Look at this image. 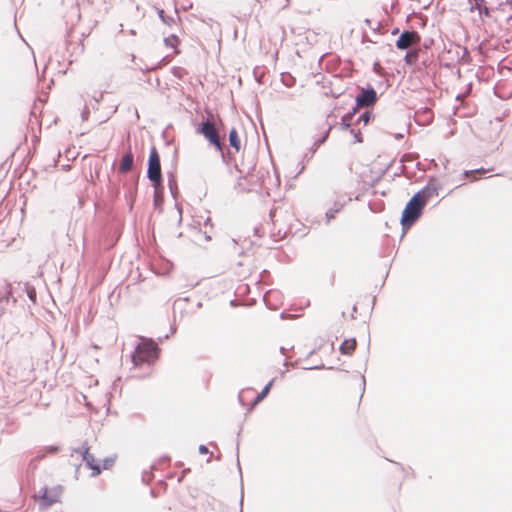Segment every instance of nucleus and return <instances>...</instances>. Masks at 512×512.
Wrapping results in <instances>:
<instances>
[{
    "mask_svg": "<svg viewBox=\"0 0 512 512\" xmlns=\"http://www.w3.org/2000/svg\"><path fill=\"white\" fill-rule=\"evenodd\" d=\"M208 118H203V120L197 125L195 128V132L199 135H202L210 145L215 147L217 151L221 153V157L223 162L228 163V154L229 152H224V142L219 136V129L223 126V122L219 116H217V120L213 121L210 117H213V114L210 111H207Z\"/></svg>",
    "mask_w": 512,
    "mask_h": 512,
    "instance_id": "obj_1",
    "label": "nucleus"
},
{
    "mask_svg": "<svg viewBox=\"0 0 512 512\" xmlns=\"http://www.w3.org/2000/svg\"><path fill=\"white\" fill-rule=\"evenodd\" d=\"M161 349L153 338L140 337V342L136 345L131 355L134 367L142 364H153L160 356Z\"/></svg>",
    "mask_w": 512,
    "mask_h": 512,
    "instance_id": "obj_2",
    "label": "nucleus"
},
{
    "mask_svg": "<svg viewBox=\"0 0 512 512\" xmlns=\"http://www.w3.org/2000/svg\"><path fill=\"white\" fill-rule=\"evenodd\" d=\"M425 206L418 200V196H412L406 203L400 219L402 227V236L419 220L423 214Z\"/></svg>",
    "mask_w": 512,
    "mask_h": 512,
    "instance_id": "obj_3",
    "label": "nucleus"
},
{
    "mask_svg": "<svg viewBox=\"0 0 512 512\" xmlns=\"http://www.w3.org/2000/svg\"><path fill=\"white\" fill-rule=\"evenodd\" d=\"M146 176L155 189L163 186L160 155L155 146H152L149 152Z\"/></svg>",
    "mask_w": 512,
    "mask_h": 512,
    "instance_id": "obj_4",
    "label": "nucleus"
},
{
    "mask_svg": "<svg viewBox=\"0 0 512 512\" xmlns=\"http://www.w3.org/2000/svg\"><path fill=\"white\" fill-rule=\"evenodd\" d=\"M89 450L90 447L88 446L87 442H84L80 447L71 449V456L74 454H79L82 457V461L85 463L86 467L92 470L91 477H96L101 474L102 467L96 461L95 457L90 454Z\"/></svg>",
    "mask_w": 512,
    "mask_h": 512,
    "instance_id": "obj_5",
    "label": "nucleus"
},
{
    "mask_svg": "<svg viewBox=\"0 0 512 512\" xmlns=\"http://www.w3.org/2000/svg\"><path fill=\"white\" fill-rule=\"evenodd\" d=\"M358 94L355 96V106L360 109L362 107H372L378 100L376 90L371 84L365 87H358Z\"/></svg>",
    "mask_w": 512,
    "mask_h": 512,
    "instance_id": "obj_6",
    "label": "nucleus"
},
{
    "mask_svg": "<svg viewBox=\"0 0 512 512\" xmlns=\"http://www.w3.org/2000/svg\"><path fill=\"white\" fill-rule=\"evenodd\" d=\"M441 188L442 185L437 181L436 177L431 176L429 177L428 183L413 195L418 196V200L423 202V205L426 206L430 198L438 196Z\"/></svg>",
    "mask_w": 512,
    "mask_h": 512,
    "instance_id": "obj_7",
    "label": "nucleus"
},
{
    "mask_svg": "<svg viewBox=\"0 0 512 512\" xmlns=\"http://www.w3.org/2000/svg\"><path fill=\"white\" fill-rule=\"evenodd\" d=\"M420 34L413 29L403 30L395 42L398 50H407L411 45H418L420 43Z\"/></svg>",
    "mask_w": 512,
    "mask_h": 512,
    "instance_id": "obj_8",
    "label": "nucleus"
},
{
    "mask_svg": "<svg viewBox=\"0 0 512 512\" xmlns=\"http://www.w3.org/2000/svg\"><path fill=\"white\" fill-rule=\"evenodd\" d=\"M61 492V486L53 487L49 489L48 487H42L39 491V498L41 504L44 506H51L52 504L59 501Z\"/></svg>",
    "mask_w": 512,
    "mask_h": 512,
    "instance_id": "obj_9",
    "label": "nucleus"
},
{
    "mask_svg": "<svg viewBox=\"0 0 512 512\" xmlns=\"http://www.w3.org/2000/svg\"><path fill=\"white\" fill-rule=\"evenodd\" d=\"M123 187L125 189L124 197L129 204V208L132 209L138 190V176H133L131 180L126 181Z\"/></svg>",
    "mask_w": 512,
    "mask_h": 512,
    "instance_id": "obj_10",
    "label": "nucleus"
},
{
    "mask_svg": "<svg viewBox=\"0 0 512 512\" xmlns=\"http://www.w3.org/2000/svg\"><path fill=\"white\" fill-rule=\"evenodd\" d=\"M134 164V155L131 151V147H129L128 151L122 156L118 172L121 174L127 173Z\"/></svg>",
    "mask_w": 512,
    "mask_h": 512,
    "instance_id": "obj_11",
    "label": "nucleus"
},
{
    "mask_svg": "<svg viewBox=\"0 0 512 512\" xmlns=\"http://www.w3.org/2000/svg\"><path fill=\"white\" fill-rule=\"evenodd\" d=\"M274 383V379H271L263 388L262 390L256 395V397L253 399V401L250 404V407L248 408V411H251L254 409L256 405H258L260 402H262L267 395L269 394L272 386Z\"/></svg>",
    "mask_w": 512,
    "mask_h": 512,
    "instance_id": "obj_12",
    "label": "nucleus"
},
{
    "mask_svg": "<svg viewBox=\"0 0 512 512\" xmlns=\"http://www.w3.org/2000/svg\"><path fill=\"white\" fill-rule=\"evenodd\" d=\"M432 119V112L426 107L422 110L416 111L414 114V120L418 124H428L432 121Z\"/></svg>",
    "mask_w": 512,
    "mask_h": 512,
    "instance_id": "obj_13",
    "label": "nucleus"
},
{
    "mask_svg": "<svg viewBox=\"0 0 512 512\" xmlns=\"http://www.w3.org/2000/svg\"><path fill=\"white\" fill-rule=\"evenodd\" d=\"M358 111L359 109L356 106H354L351 111L343 115L339 123V128L341 130H348L350 127H352L353 117L356 115Z\"/></svg>",
    "mask_w": 512,
    "mask_h": 512,
    "instance_id": "obj_14",
    "label": "nucleus"
},
{
    "mask_svg": "<svg viewBox=\"0 0 512 512\" xmlns=\"http://www.w3.org/2000/svg\"><path fill=\"white\" fill-rule=\"evenodd\" d=\"M333 127H334V124H329V126L324 131L322 136L319 137L317 140H315V142L313 143V145L310 148L311 155H314L315 152L319 149V147L321 145H323L328 140L329 135H330L331 130L333 129Z\"/></svg>",
    "mask_w": 512,
    "mask_h": 512,
    "instance_id": "obj_15",
    "label": "nucleus"
},
{
    "mask_svg": "<svg viewBox=\"0 0 512 512\" xmlns=\"http://www.w3.org/2000/svg\"><path fill=\"white\" fill-rule=\"evenodd\" d=\"M355 348H356V339L351 338V339L344 340L340 344L339 350H340L341 354H343V355H352Z\"/></svg>",
    "mask_w": 512,
    "mask_h": 512,
    "instance_id": "obj_16",
    "label": "nucleus"
},
{
    "mask_svg": "<svg viewBox=\"0 0 512 512\" xmlns=\"http://www.w3.org/2000/svg\"><path fill=\"white\" fill-rule=\"evenodd\" d=\"M228 140H229L230 147L235 149L236 152H239L240 148H241V141H240V138H239L236 128L233 127L229 131Z\"/></svg>",
    "mask_w": 512,
    "mask_h": 512,
    "instance_id": "obj_17",
    "label": "nucleus"
},
{
    "mask_svg": "<svg viewBox=\"0 0 512 512\" xmlns=\"http://www.w3.org/2000/svg\"><path fill=\"white\" fill-rule=\"evenodd\" d=\"M343 210L342 207H339L335 202L333 201L332 207H329L325 212V224L329 225L332 220L335 219L336 215L340 213Z\"/></svg>",
    "mask_w": 512,
    "mask_h": 512,
    "instance_id": "obj_18",
    "label": "nucleus"
},
{
    "mask_svg": "<svg viewBox=\"0 0 512 512\" xmlns=\"http://www.w3.org/2000/svg\"><path fill=\"white\" fill-rule=\"evenodd\" d=\"M10 300L12 303L17 302V299L13 295L11 284L7 283L5 284V291L0 295V305L4 302L9 303Z\"/></svg>",
    "mask_w": 512,
    "mask_h": 512,
    "instance_id": "obj_19",
    "label": "nucleus"
},
{
    "mask_svg": "<svg viewBox=\"0 0 512 512\" xmlns=\"http://www.w3.org/2000/svg\"><path fill=\"white\" fill-rule=\"evenodd\" d=\"M59 445H49L45 446L39 451V454L37 455V459L41 460L44 459L47 455H54L60 451Z\"/></svg>",
    "mask_w": 512,
    "mask_h": 512,
    "instance_id": "obj_20",
    "label": "nucleus"
},
{
    "mask_svg": "<svg viewBox=\"0 0 512 512\" xmlns=\"http://www.w3.org/2000/svg\"><path fill=\"white\" fill-rule=\"evenodd\" d=\"M457 51L461 52L458 56V63L467 64L471 61L469 50L466 47L457 44Z\"/></svg>",
    "mask_w": 512,
    "mask_h": 512,
    "instance_id": "obj_21",
    "label": "nucleus"
},
{
    "mask_svg": "<svg viewBox=\"0 0 512 512\" xmlns=\"http://www.w3.org/2000/svg\"><path fill=\"white\" fill-rule=\"evenodd\" d=\"M419 52L418 50H406V54L404 56V62L407 65H414L418 61Z\"/></svg>",
    "mask_w": 512,
    "mask_h": 512,
    "instance_id": "obj_22",
    "label": "nucleus"
},
{
    "mask_svg": "<svg viewBox=\"0 0 512 512\" xmlns=\"http://www.w3.org/2000/svg\"><path fill=\"white\" fill-rule=\"evenodd\" d=\"M352 198L343 193H336L333 201L339 207L344 208L349 202H351Z\"/></svg>",
    "mask_w": 512,
    "mask_h": 512,
    "instance_id": "obj_23",
    "label": "nucleus"
},
{
    "mask_svg": "<svg viewBox=\"0 0 512 512\" xmlns=\"http://www.w3.org/2000/svg\"><path fill=\"white\" fill-rule=\"evenodd\" d=\"M157 14L161 21L167 26H172L173 24H175L174 17L167 15L163 9L157 8Z\"/></svg>",
    "mask_w": 512,
    "mask_h": 512,
    "instance_id": "obj_24",
    "label": "nucleus"
},
{
    "mask_svg": "<svg viewBox=\"0 0 512 512\" xmlns=\"http://www.w3.org/2000/svg\"><path fill=\"white\" fill-rule=\"evenodd\" d=\"M374 118V114L372 111L366 110L363 112L357 119L356 124L363 122L364 125L369 124V122Z\"/></svg>",
    "mask_w": 512,
    "mask_h": 512,
    "instance_id": "obj_25",
    "label": "nucleus"
},
{
    "mask_svg": "<svg viewBox=\"0 0 512 512\" xmlns=\"http://www.w3.org/2000/svg\"><path fill=\"white\" fill-rule=\"evenodd\" d=\"M164 44L167 47L174 48L179 44V38L176 34H171L164 38Z\"/></svg>",
    "mask_w": 512,
    "mask_h": 512,
    "instance_id": "obj_26",
    "label": "nucleus"
},
{
    "mask_svg": "<svg viewBox=\"0 0 512 512\" xmlns=\"http://www.w3.org/2000/svg\"><path fill=\"white\" fill-rule=\"evenodd\" d=\"M24 290L26 291V294L28 296V298L33 302L35 303L36 302V299H37V293H36V290L33 286H30L28 284H25L24 285Z\"/></svg>",
    "mask_w": 512,
    "mask_h": 512,
    "instance_id": "obj_27",
    "label": "nucleus"
},
{
    "mask_svg": "<svg viewBox=\"0 0 512 512\" xmlns=\"http://www.w3.org/2000/svg\"><path fill=\"white\" fill-rule=\"evenodd\" d=\"M488 170L484 169V168H479V169H475V170H465L462 174L463 177H470L471 176V181H475L476 180V177H474V175L476 173H481V174H484L486 173Z\"/></svg>",
    "mask_w": 512,
    "mask_h": 512,
    "instance_id": "obj_28",
    "label": "nucleus"
},
{
    "mask_svg": "<svg viewBox=\"0 0 512 512\" xmlns=\"http://www.w3.org/2000/svg\"><path fill=\"white\" fill-rule=\"evenodd\" d=\"M348 131L354 137V143H362L363 142V137H362V133H361L360 129H355L353 127H350L348 129Z\"/></svg>",
    "mask_w": 512,
    "mask_h": 512,
    "instance_id": "obj_29",
    "label": "nucleus"
},
{
    "mask_svg": "<svg viewBox=\"0 0 512 512\" xmlns=\"http://www.w3.org/2000/svg\"><path fill=\"white\" fill-rule=\"evenodd\" d=\"M281 81L286 87H292L296 82L295 78L289 74L287 76L282 74Z\"/></svg>",
    "mask_w": 512,
    "mask_h": 512,
    "instance_id": "obj_30",
    "label": "nucleus"
},
{
    "mask_svg": "<svg viewBox=\"0 0 512 512\" xmlns=\"http://www.w3.org/2000/svg\"><path fill=\"white\" fill-rule=\"evenodd\" d=\"M168 175V187L169 190H173V187L178 186L175 173L173 171H169Z\"/></svg>",
    "mask_w": 512,
    "mask_h": 512,
    "instance_id": "obj_31",
    "label": "nucleus"
},
{
    "mask_svg": "<svg viewBox=\"0 0 512 512\" xmlns=\"http://www.w3.org/2000/svg\"><path fill=\"white\" fill-rule=\"evenodd\" d=\"M469 3L471 5L470 10H479L484 4V0H469Z\"/></svg>",
    "mask_w": 512,
    "mask_h": 512,
    "instance_id": "obj_32",
    "label": "nucleus"
},
{
    "mask_svg": "<svg viewBox=\"0 0 512 512\" xmlns=\"http://www.w3.org/2000/svg\"><path fill=\"white\" fill-rule=\"evenodd\" d=\"M154 478L152 471H143L142 473V482L145 484H149Z\"/></svg>",
    "mask_w": 512,
    "mask_h": 512,
    "instance_id": "obj_33",
    "label": "nucleus"
},
{
    "mask_svg": "<svg viewBox=\"0 0 512 512\" xmlns=\"http://www.w3.org/2000/svg\"><path fill=\"white\" fill-rule=\"evenodd\" d=\"M114 462H115V458L114 457H106L104 460H103V466L102 467V470L103 469H109L111 468L113 465H114Z\"/></svg>",
    "mask_w": 512,
    "mask_h": 512,
    "instance_id": "obj_34",
    "label": "nucleus"
},
{
    "mask_svg": "<svg viewBox=\"0 0 512 512\" xmlns=\"http://www.w3.org/2000/svg\"><path fill=\"white\" fill-rule=\"evenodd\" d=\"M276 293H277L276 291L269 290V291H267V292L264 294V296H263V301L265 302V304L267 305V307H269L270 309H275V308L269 305V298H270L273 294H276Z\"/></svg>",
    "mask_w": 512,
    "mask_h": 512,
    "instance_id": "obj_35",
    "label": "nucleus"
},
{
    "mask_svg": "<svg viewBox=\"0 0 512 512\" xmlns=\"http://www.w3.org/2000/svg\"><path fill=\"white\" fill-rule=\"evenodd\" d=\"M480 17H490L491 16V10L486 5H483L479 10H477Z\"/></svg>",
    "mask_w": 512,
    "mask_h": 512,
    "instance_id": "obj_36",
    "label": "nucleus"
},
{
    "mask_svg": "<svg viewBox=\"0 0 512 512\" xmlns=\"http://www.w3.org/2000/svg\"><path fill=\"white\" fill-rule=\"evenodd\" d=\"M170 460H171L170 456L163 455L162 457L159 458L157 465L169 464Z\"/></svg>",
    "mask_w": 512,
    "mask_h": 512,
    "instance_id": "obj_37",
    "label": "nucleus"
},
{
    "mask_svg": "<svg viewBox=\"0 0 512 512\" xmlns=\"http://www.w3.org/2000/svg\"><path fill=\"white\" fill-rule=\"evenodd\" d=\"M360 382H361V395H360V399H361L363 397V394L365 392V387H366V380L363 375L360 376Z\"/></svg>",
    "mask_w": 512,
    "mask_h": 512,
    "instance_id": "obj_38",
    "label": "nucleus"
},
{
    "mask_svg": "<svg viewBox=\"0 0 512 512\" xmlns=\"http://www.w3.org/2000/svg\"><path fill=\"white\" fill-rule=\"evenodd\" d=\"M89 114H90V111L88 109L87 106L84 107L83 111L81 112V118L83 121H86L88 120V117H89Z\"/></svg>",
    "mask_w": 512,
    "mask_h": 512,
    "instance_id": "obj_39",
    "label": "nucleus"
},
{
    "mask_svg": "<svg viewBox=\"0 0 512 512\" xmlns=\"http://www.w3.org/2000/svg\"><path fill=\"white\" fill-rule=\"evenodd\" d=\"M448 53H449V54L453 53V54H454V57L452 58V60L456 59V61L458 62V56H460V53H461V52H458V51H457V45H455L454 50H453V49H449V50H448Z\"/></svg>",
    "mask_w": 512,
    "mask_h": 512,
    "instance_id": "obj_40",
    "label": "nucleus"
},
{
    "mask_svg": "<svg viewBox=\"0 0 512 512\" xmlns=\"http://www.w3.org/2000/svg\"><path fill=\"white\" fill-rule=\"evenodd\" d=\"M198 451L202 455H205V454L209 453V450H208L207 446L204 445V444L199 445Z\"/></svg>",
    "mask_w": 512,
    "mask_h": 512,
    "instance_id": "obj_41",
    "label": "nucleus"
},
{
    "mask_svg": "<svg viewBox=\"0 0 512 512\" xmlns=\"http://www.w3.org/2000/svg\"><path fill=\"white\" fill-rule=\"evenodd\" d=\"M342 94H343V91H342V90H331V91H330V95H331L333 98H339Z\"/></svg>",
    "mask_w": 512,
    "mask_h": 512,
    "instance_id": "obj_42",
    "label": "nucleus"
},
{
    "mask_svg": "<svg viewBox=\"0 0 512 512\" xmlns=\"http://www.w3.org/2000/svg\"><path fill=\"white\" fill-rule=\"evenodd\" d=\"M181 72H182V68H180V67H174L173 68V75L175 77L180 78L181 77Z\"/></svg>",
    "mask_w": 512,
    "mask_h": 512,
    "instance_id": "obj_43",
    "label": "nucleus"
},
{
    "mask_svg": "<svg viewBox=\"0 0 512 512\" xmlns=\"http://www.w3.org/2000/svg\"><path fill=\"white\" fill-rule=\"evenodd\" d=\"M170 193L172 195V197L177 200V197L179 195V190H178V186L176 187H173V190H170Z\"/></svg>",
    "mask_w": 512,
    "mask_h": 512,
    "instance_id": "obj_44",
    "label": "nucleus"
},
{
    "mask_svg": "<svg viewBox=\"0 0 512 512\" xmlns=\"http://www.w3.org/2000/svg\"><path fill=\"white\" fill-rule=\"evenodd\" d=\"M175 206L179 213V223H180L182 221V207L178 203H176Z\"/></svg>",
    "mask_w": 512,
    "mask_h": 512,
    "instance_id": "obj_45",
    "label": "nucleus"
},
{
    "mask_svg": "<svg viewBox=\"0 0 512 512\" xmlns=\"http://www.w3.org/2000/svg\"><path fill=\"white\" fill-rule=\"evenodd\" d=\"M199 234L204 237L205 241L211 240V236L207 232L202 233L201 230H199Z\"/></svg>",
    "mask_w": 512,
    "mask_h": 512,
    "instance_id": "obj_46",
    "label": "nucleus"
},
{
    "mask_svg": "<svg viewBox=\"0 0 512 512\" xmlns=\"http://www.w3.org/2000/svg\"><path fill=\"white\" fill-rule=\"evenodd\" d=\"M243 499H244V495H243V486L241 487V498H240V512H243Z\"/></svg>",
    "mask_w": 512,
    "mask_h": 512,
    "instance_id": "obj_47",
    "label": "nucleus"
},
{
    "mask_svg": "<svg viewBox=\"0 0 512 512\" xmlns=\"http://www.w3.org/2000/svg\"><path fill=\"white\" fill-rule=\"evenodd\" d=\"M394 137L397 139V140H401L404 138V134L403 133H396L394 134Z\"/></svg>",
    "mask_w": 512,
    "mask_h": 512,
    "instance_id": "obj_48",
    "label": "nucleus"
},
{
    "mask_svg": "<svg viewBox=\"0 0 512 512\" xmlns=\"http://www.w3.org/2000/svg\"><path fill=\"white\" fill-rule=\"evenodd\" d=\"M399 32H400L399 28L395 27V28L392 29L391 34L392 35H397Z\"/></svg>",
    "mask_w": 512,
    "mask_h": 512,
    "instance_id": "obj_49",
    "label": "nucleus"
},
{
    "mask_svg": "<svg viewBox=\"0 0 512 512\" xmlns=\"http://www.w3.org/2000/svg\"><path fill=\"white\" fill-rule=\"evenodd\" d=\"M356 312H357V306H356V305H354V306L352 307V314H351V317H352L353 319L355 318V315H354V314H355Z\"/></svg>",
    "mask_w": 512,
    "mask_h": 512,
    "instance_id": "obj_50",
    "label": "nucleus"
},
{
    "mask_svg": "<svg viewBox=\"0 0 512 512\" xmlns=\"http://www.w3.org/2000/svg\"><path fill=\"white\" fill-rule=\"evenodd\" d=\"M168 337H169V335H168V334H165L164 336L159 337V338H158V341H159V342H162V341H164V340L168 339Z\"/></svg>",
    "mask_w": 512,
    "mask_h": 512,
    "instance_id": "obj_51",
    "label": "nucleus"
},
{
    "mask_svg": "<svg viewBox=\"0 0 512 512\" xmlns=\"http://www.w3.org/2000/svg\"><path fill=\"white\" fill-rule=\"evenodd\" d=\"M238 400L240 402V404L244 407L246 404L244 403L243 399H242V395L241 393L238 395Z\"/></svg>",
    "mask_w": 512,
    "mask_h": 512,
    "instance_id": "obj_52",
    "label": "nucleus"
},
{
    "mask_svg": "<svg viewBox=\"0 0 512 512\" xmlns=\"http://www.w3.org/2000/svg\"><path fill=\"white\" fill-rule=\"evenodd\" d=\"M102 97H103V94H102V93H100L98 97H94L95 102H96V103H99V102H100V100L102 99Z\"/></svg>",
    "mask_w": 512,
    "mask_h": 512,
    "instance_id": "obj_53",
    "label": "nucleus"
},
{
    "mask_svg": "<svg viewBox=\"0 0 512 512\" xmlns=\"http://www.w3.org/2000/svg\"><path fill=\"white\" fill-rule=\"evenodd\" d=\"M312 157H313V155H311L310 151H309V153L305 154V156H304V158L307 160H310Z\"/></svg>",
    "mask_w": 512,
    "mask_h": 512,
    "instance_id": "obj_54",
    "label": "nucleus"
},
{
    "mask_svg": "<svg viewBox=\"0 0 512 512\" xmlns=\"http://www.w3.org/2000/svg\"><path fill=\"white\" fill-rule=\"evenodd\" d=\"M322 368H324V365H323V364L318 365V366L310 367L309 369H311V370H312V369H322Z\"/></svg>",
    "mask_w": 512,
    "mask_h": 512,
    "instance_id": "obj_55",
    "label": "nucleus"
},
{
    "mask_svg": "<svg viewBox=\"0 0 512 512\" xmlns=\"http://www.w3.org/2000/svg\"><path fill=\"white\" fill-rule=\"evenodd\" d=\"M150 495H151L152 497H156V496H157V493H156V491H155L154 489H151V490H150Z\"/></svg>",
    "mask_w": 512,
    "mask_h": 512,
    "instance_id": "obj_56",
    "label": "nucleus"
},
{
    "mask_svg": "<svg viewBox=\"0 0 512 512\" xmlns=\"http://www.w3.org/2000/svg\"><path fill=\"white\" fill-rule=\"evenodd\" d=\"M366 41H370V39L368 38V36L366 34H364L362 37V42H366Z\"/></svg>",
    "mask_w": 512,
    "mask_h": 512,
    "instance_id": "obj_57",
    "label": "nucleus"
},
{
    "mask_svg": "<svg viewBox=\"0 0 512 512\" xmlns=\"http://www.w3.org/2000/svg\"><path fill=\"white\" fill-rule=\"evenodd\" d=\"M237 466H238V469H239L240 475L242 476L241 467H240V462H239V459H238V458H237Z\"/></svg>",
    "mask_w": 512,
    "mask_h": 512,
    "instance_id": "obj_58",
    "label": "nucleus"
},
{
    "mask_svg": "<svg viewBox=\"0 0 512 512\" xmlns=\"http://www.w3.org/2000/svg\"><path fill=\"white\" fill-rule=\"evenodd\" d=\"M280 353L285 355L286 353V349L284 347H280Z\"/></svg>",
    "mask_w": 512,
    "mask_h": 512,
    "instance_id": "obj_59",
    "label": "nucleus"
},
{
    "mask_svg": "<svg viewBox=\"0 0 512 512\" xmlns=\"http://www.w3.org/2000/svg\"><path fill=\"white\" fill-rule=\"evenodd\" d=\"M175 332H176V327H175V326H172V327H171V333L173 334V333H175Z\"/></svg>",
    "mask_w": 512,
    "mask_h": 512,
    "instance_id": "obj_60",
    "label": "nucleus"
},
{
    "mask_svg": "<svg viewBox=\"0 0 512 512\" xmlns=\"http://www.w3.org/2000/svg\"><path fill=\"white\" fill-rule=\"evenodd\" d=\"M210 221H211V219H210V217H208V218L206 219V221H205V225H207L208 223H210Z\"/></svg>",
    "mask_w": 512,
    "mask_h": 512,
    "instance_id": "obj_61",
    "label": "nucleus"
},
{
    "mask_svg": "<svg viewBox=\"0 0 512 512\" xmlns=\"http://www.w3.org/2000/svg\"><path fill=\"white\" fill-rule=\"evenodd\" d=\"M80 467H81V464H78V465L76 466V473L79 471Z\"/></svg>",
    "mask_w": 512,
    "mask_h": 512,
    "instance_id": "obj_62",
    "label": "nucleus"
},
{
    "mask_svg": "<svg viewBox=\"0 0 512 512\" xmlns=\"http://www.w3.org/2000/svg\"><path fill=\"white\" fill-rule=\"evenodd\" d=\"M3 313H4V308L0 307V315H2Z\"/></svg>",
    "mask_w": 512,
    "mask_h": 512,
    "instance_id": "obj_63",
    "label": "nucleus"
},
{
    "mask_svg": "<svg viewBox=\"0 0 512 512\" xmlns=\"http://www.w3.org/2000/svg\"><path fill=\"white\" fill-rule=\"evenodd\" d=\"M156 67H157V66L152 67V68H147L145 71H147V72H148V71H151V70L155 69Z\"/></svg>",
    "mask_w": 512,
    "mask_h": 512,
    "instance_id": "obj_64",
    "label": "nucleus"
}]
</instances>
